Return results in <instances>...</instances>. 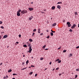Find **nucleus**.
<instances>
[{
  "mask_svg": "<svg viewBox=\"0 0 79 79\" xmlns=\"http://www.w3.org/2000/svg\"><path fill=\"white\" fill-rule=\"evenodd\" d=\"M60 60V59H57L56 60H55V62L56 61H59Z\"/></svg>",
  "mask_w": 79,
  "mask_h": 79,
  "instance_id": "22",
  "label": "nucleus"
},
{
  "mask_svg": "<svg viewBox=\"0 0 79 79\" xmlns=\"http://www.w3.org/2000/svg\"><path fill=\"white\" fill-rule=\"evenodd\" d=\"M52 10H55V6H52Z\"/></svg>",
  "mask_w": 79,
  "mask_h": 79,
  "instance_id": "11",
  "label": "nucleus"
},
{
  "mask_svg": "<svg viewBox=\"0 0 79 79\" xmlns=\"http://www.w3.org/2000/svg\"><path fill=\"white\" fill-rule=\"evenodd\" d=\"M69 56V57H71V56H73V54H70Z\"/></svg>",
  "mask_w": 79,
  "mask_h": 79,
  "instance_id": "15",
  "label": "nucleus"
},
{
  "mask_svg": "<svg viewBox=\"0 0 79 79\" xmlns=\"http://www.w3.org/2000/svg\"><path fill=\"white\" fill-rule=\"evenodd\" d=\"M31 4H33V2H31Z\"/></svg>",
  "mask_w": 79,
  "mask_h": 79,
  "instance_id": "61",
  "label": "nucleus"
},
{
  "mask_svg": "<svg viewBox=\"0 0 79 79\" xmlns=\"http://www.w3.org/2000/svg\"><path fill=\"white\" fill-rule=\"evenodd\" d=\"M61 4L62 3V2H58L57 3V4Z\"/></svg>",
  "mask_w": 79,
  "mask_h": 79,
  "instance_id": "20",
  "label": "nucleus"
},
{
  "mask_svg": "<svg viewBox=\"0 0 79 79\" xmlns=\"http://www.w3.org/2000/svg\"><path fill=\"white\" fill-rule=\"evenodd\" d=\"M45 47H46V45H44L43 47V48H44V49H45Z\"/></svg>",
  "mask_w": 79,
  "mask_h": 79,
  "instance_id": "24",
  "label": "nucleus"
},
{
  "mask_svg": "<svg viewBox=\"0 0 79 79\" xmlns=\"http://www.w3.org/2000/svg\"><path fill=\"white\" fill-rule=\"evenodd\" d=\"M27 67H26V68H24V69H27Z\"/></svg>",
  "mask_w": 79,
  "mask_h": 79,
  "instance_id": "56",
  "label": "nucleus"
},
{
  "mask_svg": "<svg viewBox=\"0 0 79 79\" xmlns=\"http://www.w3.org/2000/svg\"><path fill=\"white\" fill-rule=\"evenodd\" d=\"M12 79H15V78H13Z\"/></svg>",
  "mask_w": 79,
  "mask_h": 79,
  "instance_id": "64",
  "label": "nucleus"
},
{
  "mask_svg": "<svg viewBox=\"0 0 79 79\" xmlns=\"http://www.w3.org/2000/svg\"><path fill=\"white\" fill-rule=\"evenodd\" d=\"M77 48H79V46H78L76 47Z\"/></svg>",
  "mask_w": 79,
  "mask_h": 79,
  "instance_id": "49",
  "label": "nucleus"
},
{
  "mask_svg": "<svg viewBox=\"0 0 79 79\" xmlns=\"http://www.w3.org/2000/svg\"><path fill=\"white\" fill-rule=\"evenodd\" d=\"M32 73H33V72H30V73H29V74L30 75H31L32 74Z\"/></svg>",
  "mask_w": 79,
  "mask_h": 79,
  "instance_id": "19",
  "label": "nucleus"
},
{
  "mask_svg": "<svg viewBox=\"0 0 79 79\" xmlns=\"http://www.w3.org/2000/svg\"><path fill=\"white\" fill-rule=\"evenodd\" d=\"M31 44H29V43H27V45L28 47H30V46H31Z\"/></svg>",
  "mask_w": 79,
  "mask_h": 79,
  "instance_id": "8",
  "label": "nucleus"
},
{
  "mask_svg": "<svg viewBox=\"0 0 79 79\" xmlns=\"http://www.w3.org/2000/svg\"><path fill=\"white\" fill-rule=\"evenodd\" d=\"M21 11V10L20 9L18 10V11L17 12V13H20Z\"/></svg>",
  "mask_w": 79,
  "mask_h": 79,
  "instance_id": "13",
  "label": "nucleus"
},
{
  "mask_svg": "<svg viewBox=\"0 0 79 79\" xmlns=\"http://www.w3.org/2000/svg\"><path fill=\"white\" fill-rule=\"evenodd\" d=\"M6 78H8V76L6 75Z\"/></svg>",
  "mask_w": 79,
  "mask_h": 79,
  "instance_id": "48",
  "label": "nucleus"
},
{
  "mask_svg": "<svg viewBox=\"0 0 79 79\" xmlns=\"http://www.w3.org/2000/svg\"><path fill=\"white\" fill-rule=\"evenodd\" d=\"M65 21V20H63V23H64V22Z\"/></svg>",
  "mask_w": 79,
  "mask_h": 79,
  "instance_id": "53",
  "label": "nucleus"
},
{
  "mask_svg": "<svg viewBox=\"0 0 79 79\" xmlns=\"http://www.w3.org/2000/svg\"><path fill=\"white\" fill-rule=\"evenodd\" d=\"M51 35L52 36H53V32H51Z\"/></svg>",
  "mask_w": 79,
  "mask_h": 79,
  "instance_id": "18",
  "label": "nucleus"
},
{
  "mask_svg": "<svg viewBox=\"0 0 79 79\" xmlns=\"http://www.w3.org/2000/svg\"><path fill=\"white\" fill-rule=\"evenodd\" d=\"M78 27H79V23L78 24Z\"/></svg>",
  "mask_w": 79,
  "mask_h": 79,
  "instance_id": "62",
  "label": "nucleus"
},
{
  "mask_svg": "<svg viewBox=\"0 0 79 79\" xmlns=\"http://www.w3.org/2000/svg\"><path fill=\"white\" fill-rule=\"evenodd\" d=\"M27 13V11L26 10H23L21 11V13H22V14H25Z\"/></svg>",
  "mask_w": 79,
  "mask_h": 79,
  "instance_id": "1",
  "label": "nucleus"
},
{
  "mask_svg": "<svg viewBox=\"0 0 79 79\" xmlns=\"http://www.w3.org/2000/svg\"><path fill=\"white\" fill-rule=\"evenodd\" d=\"M2 39V36H0V39Z\"/></svg>",
  "mask_w": 79,
  "mask_h": 79,
  "instance_id": "55",
  "label": "nucleus"
},
{
  "mask_svg": "<svg viewBox=\"0 0 79 79\" xmlns=\"http://www.w3.org/2000/svg\"><path fill=\"white\" fill-rule=\"evenodd\" d=\"M23 57H25V55H23Z\"/></svg>",
  "mask_w": 79,
  "mask_h": 79,
  "instance_id": "59",
  "label": "nucleus"
},
{
  "mask_svg": "<svg viewBox=\"0 0 79 79\" xmlns=\"http://www.w3.org/2000/svg\"><path fill=\"white\" fill-rule=\"evenodd\" d=\"M8 37V35H5L3 36V38L4 39H5V38H6V37Z\"/></svg>",
  "mask_w": 79,
  "mask_h": 79,
  "instance_id": "7",
  "label": "nucleus"
},
{
  "mask_svg": "<svg viewBox=\"0 0 79 79\" xmlns=\"http://www.w3.org/2000/svg\"><path fill=\"white\" fill-rule=\"evenodd\" d=\"M31 67H35V66L34 65H31Z\"/></svg>",
  "mask_w": 79,
  "mask_h": 79,
  "instance_id": "34",
  "label": "nucleus"
},
{
  "mask_svg": "<svg viewBox=\"0 0 79 79\" xmlns=\"http://www.w3.org/2000/svg\"><path fill=\"white\" fill-rule=\"evenodd\" d=\"M58 69H59V68H57L56 69V70H58Z\"/></svg>",
  "mask_w": 79,
  "mask_h": 79,
  "instance_id": "40",
  "label": "nucleus"
},
{
  "mask_svg": "<svg viewBox=\"0 0 79 79\" xmlns=\"http://www.w3.org/2000/svg\"><path fill=\"white\" fill-rule=\"evenodd\" d=\"M61 48V46H60V48H58V50H60Z\"/></svg>",
  "mask_w": 79,
  "mask_h": 79,
  "instance_id": "38",
  "label": "nucleus"
},
{
  "mask_svg": "<svg viewBox=\"0 0 79 79\" xmlns=\"http://www.w3.org/2000/svg\"><path fill=\"white\" fill-rule=\"evenodd\" d=\"M75 15H77V12H75Z\"/></svg>",
  "mask_w": 79,
  "mask_h": 79,
  "instance_id": "23",
  "label": "nucleus"
},
{
  "mask_svg": "<svg viewBox=\"0 0 79 79\" xmlns=\"http://www.w3.org/2000/svg\"><path fill=\"white\" fill-rule=\"evenodd\" d=\"M35 34V33H33L32 36H34V34Z\"/></svg>",
  "mask_w": 79,
  "mask_h": 79,
  "instance_id": "39",
  "label": "nucleus"
},
{
  "mask_svg": "<svg viewBox=\"0 0 79 79\" xmlns=\"http://www.w3.org/2000/svg\"><path fill=\"white\" fill-rule=\"evenodd\" d=\"M45 50H48V48L45 49Z\"/></svg>",
  "mask_w": 79,
  "mask_h": 79,
  "instance_id": "51",
  "label": "nucleus"
},
{
  "mask_svg": "<svg viewBox=\"0 0 79 79\" xmlns=\"http://www.w3.org/2000/svg\"><path fill=\"white\" fill-rule=\"evenodd\" d=\"M29 63V60H27L26 62V64L27 65V64H28V63Z\"/></svg>",
  "mask_w": 79,
  "mask_h": 79,
  "instance_id": "17",
  "label": "nucleus"
},
{
  "mask_svg": "<svg viewBox=\"0 0 79 79\" xmlns=\"http://www.w3.org/2000/svg\"><path fill=\"white\" fill-rule=\"evenodd\" d=\"M49 64H52V62H50L49 63Z\"/></svg>",
  "mask_w": 79,
  "mask_h": 79,
  "instance_id": "44",
  "label": "nucleus"
},
{
  "mask_svg": "<svg viewBox=\"0 0 79 79\" xmlns=\"http://www.w3.org/2000/svg\"><path fill=\"white\" fill-rule=\"evenodd\" d=\"M16 43L17 44H19V42H16Z\"/></svg>",
  "mask_w": 79,
  "mask_h": 79,
  "instance_id": "46",
  "label": "nucleus"
},
{
  "mask_svg": "<svg viewBox=\"0 0 79 79\" xmlns=\"http://www.w3.org/2000/svg\"><path fill=\"white\" fill-rule=\"evenodd\" d=\"M69 31L70 32H73V30H72V29H70Z\"/></svg>",
  "mask_w": 79,
  "mask_h": 79,
  "instance_id": "33",
  "label": "nucleus"
},
{
  "mask_svg": "<svg viewBox=\"0 0 79 79\" xmlns=\"http://www.w3.org/2000/svg\"><path fill=\"white\" fill-rule=\"evenodd\" d=\"M67 25H68V26L69 27H71V24H70V23L69 22H67Z\"/></svg>",
  "mask_w": 79,
  "mask_h": 79,
  "instance_id": "3",
  "label": "nucleus"
},
{
  "mask_svg": "<svg viewBox=\"0 0 79 79\" xmlns=\"http://www.w3.org/2000/svg\"><path fill=\"white\" fill-rule=\"evenodd\" d=\"M32 46H30L29 48V51H28V52L30 53H31V51H32Z\"/></svg>",
  "mask_w": 79,
  "mask_h": 79,
  "instance_id": "2",
  "label": "nucleus"
},
{
  "mask_svg": "<svg viewBox=\"0 0 79 79\" xmlns=\"http://www.w3.org/2000/svg\"><path fill=\"white\" fill-rule=\"evenodd\" d=\"M19 37H21V34H19Z\"/></svg>",
  "mask_w": 79,
  "mask_h": 79,
  "instance_id": "30",
  "label": "nucleus"
},
{
  "mask_svg": "<svg viewBox=\"0 0 79 79\" xmlns=\"http://www.w3.org/2000/svg\"><path fill=\"white\" fill-rule=\"evenodd\" d=\"M37 74H36L35 75V77H37Z\"/></svg>",
  "mask_w": 79,
  "mask_h": 79,
  "instance_id": "41",
  "label": "nucleus"
},
{
  "mask_svg": "<svg viewBox=\"0 0 79 79\" xmlns=\"http://www.w3.org/2000/svg\"><path fill=\"white\" fill-rule=\"evenodd\" d=\"M47 68L45 69H44V71H45V70H47Z\"/></svg>",
  "mask_w": 79,
  "mask_h": 79,
  "instance_id": "54",
  "label": "nucleus"
},
{
  "mask_svg": "<svg viewBox=\"0 0 79 79\" xmlns=\"http://www.w3.org/2000/svg\"><path fill=\"white\" fill-rule=\"evenodd\" d=\"M61 60H59V61H58V63H61Z\"/></svg>",
  "mask_w": 79,
  "mask_h": 79,
  "instance_id": "26",
  "label": "nucleus"
},
{
  "mask_svg": "<svg viewBox=\"0 0 79 79\" xmlns=\"http://www.w3.org/2000/svg\"><path fill=\"white\" fill-rule=\"evenodd\" d=\"M1 28H2V29H4V27H3V26L1 27Z\"/></svg>",
  "mask_w": 79,
  "mask_h": 79,
  "instance_id": "36",
  "label": "nucleus"
},
{
  "mask_svg": "<svg viewBox=\"0 0 79 79\" xmlns=\"http://www.w3.org/2000/svg\"><path fill=\"white\" fill-rule=\"evenodd\" d=\"M44 58H41L40 59V60H43Z\"/></svg>",
  "mask_w": 79,
  "mask_h": 79,
  "instance_id": "28",
  "label": "nucleus"
},
{
  "mask_svg": "<svg viewBox=\"0 0 79 79\" xmlns=\"http://www.w3.org/2000/svg\"><path fill=\"white\" fill-rule=\"evenodd\" d=\"M54 70H55V69H53V71H54Z\"/></svg>",
  "mask_w": 79,
  "mask_h": 79,
  "instance_id": "63",
  "label": "nucleus"
},
{
  "mask_svg": "<svg viewBox=\"0 0 79 79\" xmlns=\"http://www.w3.org/2000/svg\"><path fill=\"white\" fill-rule=\"evenodd\" d=\"M34 58V57H33V56H32L31 57V59H33Z\"/></svg>",
  "mask_w": 79,
  "mask_h": 79,
  "instance_id": "57",
  "label": "nucleus"
},
{
  "mask_svg": "<svg viewBox=\"0 0 79 79\" xmlns=\"http://www.w3.org/2000/svg\"><path fill=\"white\" fill-rule=\"evenodd\" d=\"M28 9L30 11H32V10H34V9L32 8H29Z\"/></svg>",
  "mask_w": 79,
  "mask_h": 79,
  "instance_id": "6",
  "label": "nucleus"
},
{
  "mask_svg": "<svg viewBox=\"0 0 79 79\" xmlns=\"http://www.w3.org/2000/svg\"><path fill=\"white\" fill-rule=\"evenodd\" d=\"M33 18V16H31L29 18V19L30 21H31V20Z\"/></svg>",
  "mask_w": 79,
  "mask_h": 79,
  "instance_id": "5",
  "label": "nucleus"
},
{
  "mask_svg": "<svg viewBox=\"0 0 79 79\" xmlns=\"http://www.w3.org/2000/svg\"><path fill=\"white\" fill-rule=\"evenodd\" d=\"M40 29L39 28V29H38V31H40Z\"/></svg>",
  "mask_w": 79,
  "mask_h": 79,
  "instance_id": "52",
  "label": "nucleus"
},
{
  "mask_svg": "<svg viewBox=\"0 0 79 79\" xmlns=\"http://www.w3.org/2000/svg\"><path fill=\"white\" fill-rule=\"evenodd\" d=\"M75 27H76V25L74 24H73V25L71 27V28H72V29H74Z\"/></svg>",
  "mask_w": 79,
  "mask_h": 79,
  "instance_id": "4",
  "label": "nucleus"
},
{
  "mask_svg": "<svg viewBox=\"0 0 79 79\" xmlns=\"http://www.w3.org/2000/svg\"><path fill=\"white\" fill-rule=\"evenodd\" d=\"M76 71H79V69H77Z\"/></svg>",
  "mask_w": 79,
  "mask_h": 79,
  "instance_id": "25",
  "label": "nucleus"
},
{
  "mask_svg": "<svg viewBox=\"0 0 79 79\" xmlns=\"http://www.w3.org/2000/svg\"><path fill=\"white\" fill-rule=\"evenodd\" d=\"M23 47H27V45L25 44V45H23Z\"/></svg>",
  "mask_w": 79,
  "mask_h": 79,
  "instance_id": "21",
  "label": "nucleus"
},
{
  "mask_svg": "<svg viewBox=\"0 0 79 79\" xmlns=\"http://www.w3.org/2000/svg\"><path fill=\"white\" fill-rule=\"evenodd\" d=\"M21 69V70H24V69H25L24 68H23L22 69Z\"/></svg>",
  "mask_w": 79,
  "mask_h": 79,
  "instance_id": "43",
  "label": "nucleus"
},
{
  "mask_svg": "<svg viewBox=\"0 0 79 79\" xmlns=\"http://www.w3.org/2000/svg\"><path fill=\"white\" fill-rule=\"evenodd\" d=\"M3 79H6V77H3Z\"/></svg>",
  "mask_w": 79,
  "mask_h": 79,
  "instance_id": "45",
  "label": "nucleus"
},
{
  "mask_svg": "<svg viewBox=\"0 0 79 79\" xmlns=\"http://www.w3.org/2000/svg\"><path fill=\"white\" fill-rule=\"evenodd\" d=\"M38 33H40V31H38Z\"/></svg>",
  "mask_w": 79,
  "mask_h": 79,
  "instance_id": "50",
  "label": "nucleus"
},
{
  "mask_svg": "<svg viewBox=\"0 0 79 79\" xmlns=\"http://www.w3.org/2000/svg\"><path fill=\"white\" fill-rule=\"evenodd\" d=\"M2 63H1L0 64V65H2Z\"/></svg>",
  "mask_w": 79,
  "mask_h": 79,
  "instance_id": "60",
  "label": "nucleus"
},
{
  "mask_svg": "<svg viewBox=\"0 0 79 79\" xmlns=\"http://www.w3.org/2000/svg\"><path fill=\"white\" fill-rule=\"evenodd\" d=\"M29 41H30V42H32L33 41V40H32L31 39H29Z\"/></svg>",
  "mask_w": 79,
  "mask_h": 79,
  "instance_id": "16",
  "label": "nucleus"
},
{
  "mask_svg": "<svg viewBox=\"0 0 79 79\" xmlns=\"http://www.w3.org/2000/svg\"><path fill=\"white\" fill-rule=\"evenodd\" d=\"M13 76H15V75H17V74L16 73H14L13 74Z\"/></svg>",
  "mask_w": 79,
  "mask_h": 79,
  "instance_id": "29",
  "label": "nucleus"
},
{
  "mask_svg": "<svg viewBox=\"0 0 79 79\" xmlns=\"http://www.w3.org/2000/svg\"><path fill=\"white\" fill-rule=\"evenodd\" d=\"M43 35V33H41V34H40V35Z\"/></svg>",
  "mask_w": 79,
  "mask_h": 79,
  "instance_id": "58",
  "label": "nucleus"
},
{
  "mask_svg": "<svg viewBox=\"0 0 79 79\" xmlns=\"http://www.w3.org/2000/svg\"><path fill=\"white\" fill-rule=\"evenodd\" d=\"M51 32H53V33L55 32V31H52V30H51Z\"/></svg>",
  "mask_w": 79,
  "mask_h": 79,
  "instance_id": "37",
  "label": "nucleus"
},
{
  "mask_svg": "<svg viewBox=\"0 0 79 79\" xmlns=\"http://www.w3.org/2000/svg\"><path fill=\"white\" fill-rule=\"evenodd\" d=\"M35 31H36V29H34L33 30V32H35Z\"/></svg>",
  "mask_w": 79,
  "mask_h": 79,
  "instance_id": "32",
  "label": "nucleus"
},
{
  "mask_svg": "<svg viewBox=\"0 0 79 79\" xmlns=\"http://www.w3.org/2000/svg\"><path fill=\"white\" fill-rule=\"evenodd\" d=\"M17 16H20V13H17Z\"/></svg>",
  "mask_w": 79,
  "mask_h": 79,
  "instance_id": "12",
  "label": "nucleus"
},
{
  "mask_svg": "<svg viewBox=\"0 0 79 79\" xmlns=\"http://www.w3.org/2000/svg\"><path fill=\"white\" fill-rule=\"evenodd\" d=\"M57 8H58V9H60L61 8V6H60V5H58L57 6Z\"/></svg>",
  "mask_w": 79,
  "mask_h": 79,
  "instance_id": "9",
  "label": "nucleus"
},
{
  "mask_svg": "<svg viewBox=\"0 0 79 79\" xmlns=\"http://www.w3.org/2000/svg\"><path fill=\"white\" fill-rule=\"evenodd\" d=\"M47 39H49V38H50V36L48 35V36L47 37Z\"/></svg>",
  "mask_w": 79,
  "mask_h": 79,
  "instance_id": "31",
  "label": "nucleus"
},
{
  "mask_svg": "<svg viewBox=\"0 0 79 79\" xmlns=\"http://www.w3.org/2000/svg\"><path fill=\"white\" fill-rule=\"evenodd\" d=\"M2 22L0 21V24H2Z\"/></svg>",
  "mask_w": 79,
  "mask_h": 79,
  "instance_id": "42",
  "label": "nucleus"
},
{
  "mask_svg": "<svg viewBox=\"0 0 79 79\" xmlns=\"http://www.w3.org/2000/svg\"><path fill=\"white\" fill-rule=\"evenodd\" d=\"M46 31H47V32H48V30H46Z\"/></svg>",
  "mask_w": 79,
  "mask_h": 79,
  "instance_id": "47",
  "label": "nucleus"
},
{
  "mask_svg": "<svg viewBox=\"0 0 79 79\" xmlns=\"http://www.w3.org/2000/svg\"><path fill=\"white\" fill-rule=\"evenodd\" d=\"M66 52V50H64L63 51V53H65Z\"/></svg>",
  "mask_w": 79,
  "mask_h": 79,
  "instance_id": "27",
  "label": "nucleus"
},
{
  "mask_svg": "<svg viewBox=\"0 0 79 79\" xmlns=\"http://www.w3.org/2000/svg\"><path fill=\"white\" fill-rule=\"evenodd\" d=\"M77 75H75V79H76V78H77Z\"/></svg>",
  "mask_w": 79,
  "mask_h": 79,
  "instance_id": "35",
  "label": "nucleus"
},
{
  "mask_svg": "<svg viewBox=\"0 0 79 79\" xmlns=\"http://www.w3.org/2000/svg\"><path fill=\"white\" fill-rule=\"evenodd\" d=\"M56 23H54L52 25V26H56Z\"/></svg>",
  "mask_w": 79,
  "mask_h": 79,
  "instance_id": "10",
  "label": "nucleus"
},
{
  "mask_svg": "<svg viewBox=\"0 0 79 79\" xmlns=\"http://www.w3.org/2000/svg\"><path fill=\"white\" fill-rule=\"evenodd\" d=\"M12 71V70L11 69H10L8 71V73H10Z\"/></svg>",
  "mask_w": 79,
  "mask_h": 79,
  "instance_id": "14",
  "label": "nucleus"
}]
</instances>
